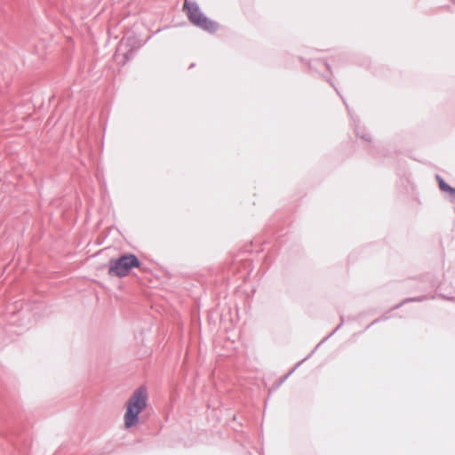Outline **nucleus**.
I'll list each match as a JSON object with an SVG mask.
<instances>
[{
	"mask_svg": "<svg viewBox=\"0 0 455 455\" xmlns=\"http://www.w3.org/2000/svg\"><path fill=\"white\" fill-rule=\"evenodd\" d=\"M148 392L146 387L136 389L126 403V411L124 416V426L130 428L138 422L139 414L147 407Z\"/></svg>",
	"mask_w": 455,
	"mask_h": 455,
	"instance_id": "obj_1",
	"label": "nucleus"
},
{
	"mask_svg": "<svg viewBox=\"0 0 455 455\" xmlns=\"http://www.w3.org/2000/svg\"><path fill=\"white\" fill-rule=\"evenodd\" d=\"M140 265L138 258L132 253L109 261L108 275L112 276L124 277L129 275L130 271Z\"/></svg>",
	"mask_w": 455,
	"mask_h": 455,
	"instance_id": "obj_2",
	"label": "nucleus"
},
{
	"mask_svg": "<svg viewBox=\"0 0 455 455\" xmlns=\"http://www.w3.org/2000/svg\"><path fill=\"white\" fill-rule=\"evenodd\" d=\"M451 196V200L455 203V193H448Z\"/></svg>",
	"mask_w": 455,
	"mask_h": 455,
	"instance_id": "obj_5",
	"label": "nucleus"
},
{
	"mask_svg": "<svg viewBox=\"0 0 455 455\" xmlns=\"http://www.w3.org/2000/svg\"><path fill=\"white\" fill-rule=\"evenodd\" d=\"M438 185L440 189L445 193H455V188L446 184L442 179H438Z\"/></svg>",
	"mask_w": 455,
	"mask_h": 455,
	"instance_id": "obj_4",
	"label": "nucleus"
},
{
	"mask_svg": "<svg viewBox=\"0 0 455 455\" xmlns=\"http://www.w3.org/2000/svg\"><path fill=\"white\" fill-rule=\"evenodd\" d=\"M184 10L187 12L189 21L195 26L211 33L217 30L218 24L207 18L195 3L185 0Z\"/></svg>",
	"mask_w": 455,
	"mask_h": 455,
	"instance_id": "obj_3",
	"label": "nucleus"
}]
</instances>
